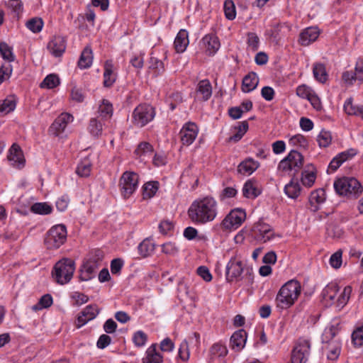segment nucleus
Segmentation results:
<instances>
[{"mask_svg":"<svg viewBox=\"0 0 363 363\" xmlns=\"http://www.w3.org/2000/svg\"><path fill=\"white\" fill-rule=\"evenodd\" d=\"M186 340L188 342V347L190 345L198 349L200 346V335L196 332L193 333Z\"/></svg>","mask_w":363,"mask_h":363,"instance_id":"obj_63","label":"nucleus"},{"mask_svg":"<svg viewBox=\"0 0 363 363\" xmlns=\"http://www.w3.org/2000/svg\"><path fill=\"white\" fill-rule=\"evenodd\" d=\"M335 191L350 199L357 198L363 191L361 184L353 177H343L334 182Z\"/></svg>","mask_w":363,"mask_h":363,"instance_id":"obj_5","label":"nucleus"},{"mask_svg":"<svg viewBox=\"0 0 363 363\" xmlns=\"http://www.w3.org/2000/svg\"><path fill=\"white\" fill-rule=\"evenodd\" d=\"M74 270V261L69 258H62L55 264L52 276L57 284L63 285L70 281Z\"/></svg>","mask_w":363,"mask_h":363,"instance_id":"obj_4","label":"nucleus"},{"mask_svg":"<svg viewBox=\"0 0 363 363\" xmlns=\"http://www.w3.org/2000/svg\"><path fill=\"white\" fill-rule=\"evenodd\" d=\"M311 343L306 339H299L291 354V363H306L310 355Z\"/></svg>","mask_w":363,"mask_h":363,"instance_id":"obj_11","label":"nucleus"},{"mask_svg":"<svg viewBox=\"0 0 363 363\" xmlns=\"http://www.w3.org/2000/svg\"><path fill=\"white\" fill-rule=\"evenodd\" d=\"M102 123L96 118H91L89 121V130L94 137H99L102 133Z\"/></svg>","mask_w":363,"mask_h":363,"instance_id":"obj_47","label":"nucleus"},{"mask_svg":"<svg viewBox=\"0 0 363 363\" xmlns=\"http://www.w3.org/2000/svg\"><path fill=\"white\" fill-rule=\"evenodd\" d=\"M196 92L201 95L202 100H208L212 94V86L211 82L208 79L200 81L197 85Z\"/></svg>","mask_w":363,"mask_h":363,"instance_id":"obj_31","label":"nucleus"},{"mask_svg":"<svg viewBox=\"0 0 363 363\" xmlns=\"http://www.w3.org/2000/svg\"><path fill=\"white\" fill-rule=\"evenodd\" d=\"M124 264V261L121 258L113 259L111 262V272L113 274H118Z\"/></svg>","mask_w":363,"mask_h":363,"instance_id":"obj_59","label":"nucleus"},{"mask_svg":"<svg viewBox=\"0 0 363 363\" xmlns=\"http://www.w3.org/2000/svg\"><path fill=\"white\" fill-rule=\"evenodd\" d=\"M243 262L237 257L230 259L226 267L227 279L232 281L233 279L239 277L243 271Z\"/></svg>","mask_w":363,"mask_h":363,"instance_id":"obj_18","label":"nucleus"},{"mask_svg":"<svg viewBox=\"0 0 363 363\" xmlns=\"http://www.w3.org/2000/svg\"><path fill=\"white\" fill-rule=\"evenodd\" d=\"M258 83L259 78L256 73L250 72L242 79V90L244 92H250L257 86Z\"/></svg>","mask_w":363,"mask_h":363,"instance_id":"obj_29","label":"nucleus"},{"mask_svg":"<svg viewBox=\"0 0 363 363\" xmlns=\"http://www.w3.org/2000/svg\"><path fill=\"white\" fill-rule=\"evenodd\" d=\"M325 191L323 189H318L311 193L309 201L311 205H318L325 201Z\"/></svg>","mask_w":363,"mask_h":363,"instance_id":"obj_40","label":"nucleus"},{"mask_svg":"<svg viewBox=\"0 0 363 363\" xmlns=\"http://www.w3.org/2000/svg\"><path fill=\"white\" fill-rule=\"evenodd\" d=\"M99 267V258H91L84 262L80 269V280L89 281L94 278Z\"/></svg>","mask_w":363,"mask_h":363,"instance_id":"obj_13","label":"nucleus"},{"mask_svg":"<svg viewBox=\"0 0 363 363\" xmlns=\"http://www.w3.org/2000/svg\"><path fill=\"white\" fill-rule=\"evenodd\" d=\"M162 252L167 255H174L178 252V248L174 243L167 242L162 245Z\"/></svg>","mask_w":363,"mask_h":363,"instance_id":"obj_61","label":"nucleus"},{"mask_svg":"<svg viewBox=\"0 0 363 363\" xmlns=\"http://www.w3.org/2000/svg\"><path fill=\"white\" fill-rule=\"evenodd\" d=\"M0 53L2 57L9 62H13L15 59L11 48L4 42L0 43Z\"/></svg>","mask_w":363,"mask_h":363,"instance_id":"obj_50","label":"nucleus"},{"mask_svg":"<svg viewBox=\"0 0 363 363\" xmlns=\"http://www.w3.org/2000/svg\"><path fill=\"white\" fill-rule=\"evenodd\" d=\"M69 199L67 196L64 195L57 199L56 201V208L60 211H64L67 209Z\"/></svg>","mask_w":363,"mask_h":363,"instance_id":"obj_62","label":"nucleus"},{"mask_svg":"<svg viewBox=\"0 0 363 363\" xmlns=\"http://www.w3.org/2000/svg\"><path fill=\"white\" fill-rule=\"evenodd\" d=\"M224 13L226 18L233 20L236 16L235 6L232 0H225L224 2Z\"/></svg>","mask_w":363,"mask_h":363,"instance_id":"obj_48","label":"nucleus"},{"mask_svg":"<svg viewBox=\"0 0 363 363\" xmlns=\"http://www.w3.org/2000/svg\"><path fill=\"white\" fill-rule=\"evenodd\" d=\"M116 75L113 72V65L111 60H107L104 65V85L111 87L116 82Z\"/></svg>","mask_w":363,"mask_h":363,"instance_id":"obj_28","label":"nucleus"},{"mask_svg":"<svg viewBox=\"0 0 363 363\" xmlns=\"http://www.w3.org/2000/svg\"><path fill=\"white\" fill-rule=\"evenodd\" d=\"M99 313L96 305H89L80 313L76 321V327L80 328L89 321L94 319Z\"/></svg>","mask_w":363,"mask_h":363,"instance_id":"obj_16","label":"nucleus"},{"mask_svg":"<svg viewBox=\"0 0 363 363\" xmlns=\"http://www.w3.org/2000/svg\"><path fill=\"white\" fill-rule=\"evenodd\" d=\"M246 213L242 209H234L231 211L223 220L221 225L226 230L237 229L245 220Z\"/></svg>","mask_w":363,"mask_h":363,"instance_id":"obj_12","label":"nucleus"},{"mask_svg":"<svg viewBox=\"0 0 363 363\" xmlns=\"http://www.w3.org/2000/svg\"><path fill=\"white\" fill-rule=\"evenodd\" d=\"M147 335L141 330L135 333L133 337V341L134 344L135 346L139 347L144 346L147 342Z\"/></svg>","mask_w":363,"mask_h":363,"instance_id":"obj_57","label":"nucleus"},{"mask_svg":"<svg viewBox=\"0 0 363 363\" xmlns=\"http://www.w3.org/2000/svg\"><path fill=\"white\" fill-rule=\"evenodd\" d=\"M259 163L251 157L246 158L238 166L237 171L242 174H252L258 167Z\"/></svg>","mask_w":363,"mask_h":363,"instance_id":"obj_25","label":"nucleus"},{"mask_svg":"<svg viewBox=\"0 0 363 363\" xmlns=\"http://www.w3.org/2000/svg\"><path fill=\"white\" fill-rule=\"evenodd\" d=\"M159 183L157 182H150L145 184L143 186V199H150L156 194L158 190Z\"/></svg>","mask_w":363,"mask_h":363,"instance_id":"obj_38","label":"nucleus"},{"mask_svg":"<svg viewBox=\"0 0 363 363\" xmlns=\"http://www.w3.org/2000/svg\"><path fill=\"white\" fill-rule=\"evenodd\" d=\"M16 108V101L12 97H8L0 101V113L7 114Z\"/></svg>","mask_w":363,"mask_h":363,"instance_id":"obj_42","label":"nucleus"},{"mask_svg":"<svg viewBox=\"0 0 363 363\" xmlns=\"http://www.w3.org/2000/svg\"><path fill=\"white\" fill-rule=\"evenodd\" d=\"M179 356L183 361H186L189 357L188 342L186 340H184L180 345Z\"/></svg>","mask_w":363,"mask_h":363,"instance_id":"obj_60","label":"nucleus"},{"mask_svg":"<svg viewBox=\"0 0 363 363\" xmlns=\"http://www.w3.org/2000/svg\"><path fill=\"white\" fill-rule=\"evenodd\" d=\"M153 151L152 146L147 142L140 143L136 150L135 154L138 157L150 155Z\"/></svg>","mask_w":363,"mask_h":363,"instance_id":"obj_49","label":"nucleus"},{"mask_svg":"<svg viewBox=\"0 0 363 363\" xmlns=\"http://www.w3.org/2000/svg\"><path fill=\"white\" fill-rule=\"evenodd\" d=\"M352 340L357 347L363 345V326L357 328L352 334Z\"/></svg>","mask_w":363,"mask_h":363,"instance_id":"obj_55","label":"nucleus"},{"mask_svg":"<svg viewBox=\"0 0 363 363\" xmlns=\"http://www.w3.org/2000/svg\"><path fill=\"white\" fill-rule=\"evenodd\" d=\"M246 340L247 333L244 330H239L231 336L230 344L233 349L240 351L244 347Z\"/></svg>","mask_w":363,"mask_h":363,"instance_id":"obj_27","label":"nucleus"},{"mask_svg":"<svg viewBox=\"0 0 363 363\" xmlns=\"http://www.w3.org/2000/svg\"><path fill=\"white\" fill-rule=\"evenodd\" d=\"M48 49L55 57H60L65 51L66 40L62 36H54L48 44Z\"/></svg>","mask_w":363,"mask_h":363,"instance_id":"obj_20","label":"nucleus"},{"mask_svg":"<svg viewBox=\"0 0 363 363\" xmlns=\"http://www.w3.org/2000/svg\"><path fill=\"white\" fill-rule=\"evenodd\" d=\"M317 141L320 147H328L332 141V135L330 132L327 130H321L317 138Z\"/></svg>","mask_w":363,"mask_h":363,"instance_id":"obj_46","label":"nucleus"},{"mask_svg":"<svg viewBox=\"0 0 363 363\" xmlns=\"http://www.w3.org/2000/svg\"><path fill=\"white\" fill-rule=\"evenodd\" d=\"M342 250H338L335 253H333L330 257V264L334 269H339L342 264Z\"/></svg>","mask_w":363,"mask_h":363,"instance_id":"obj_54","label":"nucleus"},{"mask_svg":"<svg viewBox=\"0 0 363 363\" xmlns=\"http://www.w3.org/2000/svg\"><path fill=\"white\" fill-rule=\"evenodd\" d=\"M60 84L59 77L54 74L48 75L40 83L41 88L53 89Z\"/></svg>","mask_w":363,"mask_h":363,"instance_id":"obj_41","label":"nucleus"},{"mask_svg":"<svg viewBox=\"0 0 363 363\" xmlns=\"http://www.w3.org/2000/svg\"><path fill=\"white\" fill-rule=\"evenodd\" d=\"M337 330L334 326H331L325 330L323 335V342L325 345L324 350L327 352L328 359L330 360H336L340 356L341 351V343L338 339H335Z\"/></svg>","mask_w":363,"mask_h":363,"instance_id":"obj_6","label":"nucleus"},{"mask_svg":"<svg viewBox=\"0 0 363 363\" xmlns=\"http://www.w3.org/2000/svg\"><path fill=\"white\" fill-rule=\"evenodd\" d=\"M30 209L32 212L41 215H48L52 212V207L47 203H35Z\"/></svg>","mask_w":363,"mask_h":363,"instance_id":"obj_45","label":"nucleus"},{"mask_svg":"<svg viewBox=\"0 0 363 363\" xmlns=\"http://www.w3.org/2000/svg\"><path fill=\"white\" fill-rule=\"evenodd\" d=\"M43 26V21L40 18H33L26 23V27L33 33L40 32Z\"/></svg>","mask_w":363,"mask_h":363,"instance_id":"obj_51","label":"nucleus"},{"mask_svg":"<svg viewBox=\"0 0 363 363\" xmlns=\"http://www.w3.org/2000/svg\"><path fill=\"white\" fill-rule=\"evenodd\" d=\"M73 121V116L67 113H61L52 123L50 130L55 135L64 132L68 123Z\"/></svg>","mask_w":363,"mask_h":363,"instance_id":"obj_17","label":"nucleus"},{"mask_svg":"<svg viewBox=\"0 0 363 363\" xmlns=\"http://www.w3.org/2000/svg\"><path fill=\"white\" fill-rule=\"evenodd\" d=\"M188 216L196 224H206L213 221L217 216V202L209 196L196 199L188 209Z\"/></svg>","mask_w":363,"mask_h":363,"instance_id":"obj_1","label":"nucleus"},{"mask_svg":"<svg viewBox=\"0 0 363 363\" xmlns=\"http://www.w3.org/2000/svg\"><path fill=\"white\" fill-rule=\"evenodd\" d=\"M357 152L356 149L350 148L339 153L331 160L328 169L335 172L344 162L352 158Z\"/></svg>","mask_w":363,"mask_h":363,"instance_id":"obj_19","label":"nucleus"},{"mask_svg":"<svg viewBox=\"0 0 363 363\" xmlns=\"http://www.w3.org/2000/svg\"><path fill=\"white\" fill-rule=\"evenodd\" d=\"M319 35V30L316 27H309L301 33L299 43L303 46H307L314 42Z\"/></svg>","mask_w":363,"mask_h":363,"instance_id":"obj_23","label":"nucleus"},{"mask_svg":"<svg viewBox=\"0 0 363 363\" xmlns=\"http://www.w3.org/2000/svg\"><path fill=\"white\" fill-rule=\"evenodd\" d=\"M67 239V229L64 225H56L47 233L45 245L48 249H57Z\"/></svg>","mask_w":363,"mask_h":363,"instance_id":"obj_7","label":"nucleus"},{"mask_svg":"<svg viewBox=\"0 0 363 363\" xmlns=\"http://www.w3.org/2000/svg\"><path fill=\"white\" fill-rule=\"evenodd\" d=\"M6 6L17 15H19L23 11V4L20 0H9L6 3Z\"/></svg>","mask_w":363,"mask_h":363,"instance_id":"obj_58","label":"nucleus"},{"mask_svg":"<svg viewBox=\"0 0 363 363\" xmlns=\"http://www.w3.org/2000/svg\"><path fill=\"white\" fill-rule=\"evenodd\" d=\"M303 157L296 150H291L288 155L281 160L278 165V169L283 172H297L303 166Z\"/></svg>","mask_w":363,"mask_h":363,"instance_id":"obj_10","label":"nucleus"},{"mask_svg":"<svg viewBox=\"0 0 363 363\" xmlns=\"http://www.w3.org/2000/svg\"><path fill=\"white\" fill-rule=\"evenodd\" d=\"M315 180V174L311 171H303L302 172L301 182L306 187H311L314 184Z\"/></svg>","mask_w":363,"mask_h":363,"instance_id":"obj_53","label":"nucleus"},{"mask_svg":"<svg viewBox=\"0 0 363 363\" xmlns=\"http://www.w3.org/2000/svg\"><path fill=\"white\" fill-rule=\"evenodd\" d=\"M201 43L206 52L209 55L215 54L220 45L218 37L212 34L206 35L202 38Z\"/></svg>","mask_w":363,"mask_h":363,"instance_id":"obj_21","label":"nucleus"},{"mask_svg":"<svg viewBox=\"0 0 363 363\" xmlns=\"http://www.w3.org/2000/svg\"><path fill=\"white\" fill-rule=\"evenodd\" d=\"M262 192L260 185L252 179L247 180L242 187V195L247 199H254Z\"/></svg>","mask_w":363,"mask_h":363,"instance_id":"obj_22","label":"nucleus"},{"mask_svg":"<svg viewBox=\"0 0 363 363\" xmlns=\"http://www.w3.org/2000/svg\"><path fill=\"white\" fill-rule=\"evenodd\" d=\"M339 289L340 288L337 283L331 282L324 288L322 296L326 304H336V307L338 309H341L346 305L350 299L352 293V287L350 286H345L342 292L337 297Z\"/></svg>","mask_w":363,"mask_h":363,"instance_id":"obj_3","label":"nucleus"},{"mask_svg":"<svg viewBox=\"0 0 363 363\" xmlns=\"http://www.w3.org/2000/svg\"><path fill=\"white\" fill-rule=\"evenodd\" d=\"M344 110L348 115H354L363 118V106L354 104L351 98L345 101Z\"/></svg>","mask_w":363,"mask_h":363,"instance_id":"obj_33","label":"nucleus"},{"mask_svg":"<svg viewBox=\"0 0 363 363\" xmlns=\"http://www.w3.org/2000/svg\"><path fill=\"white\" fill-rule=\"evenodd\" d=\"M354 74H355V78H357V80H363V59L357 60Z\"/></svg>","mask_w":363,"mask_h":363,"instance_id":"obj_64","label":"nucleus"},{"mask_svg":"<svg viewBox=\"0 0 363 363\" xmlns=\"http://www.w3.org/2000/svg\"><path fill=\"white\" fill-rule=\"evenodd\" d=\"M150 68L155 70V76L160 75L164 72L163 62L155 57H151L150 59Z\"/></svg>","mask_w":363,"mask_h":363,"instance_id":"obj_56","label":"nucleus"},{"mask_svg":"<svg viewBox=\"0 0 363 363\" xmlns=\"http://www.w3.org/2000/svg\"><path fill=\"white\" fill-rule=\"evenodd\" d=\"M210 354L212 359L225 357L228 354V350L225 345L220 343H216L211 347Z\"/></svg>","mask_w":363,"mask_h":363,"instance_id":"obj_44","label":"nucleus"},{"mask_svg":"<svg viewBox=\"0 0 363 363\" xmlns=\"http://www.w3.org/2000/svg\"><path fill=\"white\" fill-rule=\"evenodd\" d=\"M313 72L314 77L320 83H325L328 79V73L325 67L322 63H316L313 65Z\"/></svg>","mask_w":363,"mask_h":363,"instance_id":"obj_35","label":"nucleus"},{"mask_svg":"<svg viewBox=\"0 0 363 363\" xmlns=\"http://www.w3.org/2000/svg\"><path fill=\"white\" fill-rule=\"evenodd\" d=\"M174 47L177 52H183L189 45L188 33L186 30H180L174 40Z\"/></svg>","mask_w":363,"mask_h":363,"instance_id":"obj_30","label":"nucleus"},{"mask_svg":"<svg viewBox=\"0 0 363 363\" xmlns=\"http://www.w3.org/2000/svg\"><path fill=\"white\" fill-rule=\"evenodd\" d=\"M255 239L262 242H266L274 237V231L268 224L259 222L253 228Z\"/></svg>","mask_w":363,"mask_h":363,"instance_id":"obj_15","label":"nucleus"},{"mask_svg":"<svg viewBox=\"0 0 363 363\" xmlns=\"http://www.w3.org/2000/svg\"><path fill=\"white\" fill-rule=\"evenodd\" d=\"M301 188L298 180L292 179L291 181L287 184L284 187V192L288 197L295 199L301 194Z\"/></svg>","mask_w":363,"mask_h":363,"instance_id":"obj_32","label":"nucleus"},{"mask_svg":"<svg viewBox=\"0 0 363 363\" xmlns=\"http://www.w3.org/2000/svg\"><path fill=\"white\" fill-rule=\"evenodd\" d=\"M249 128V125L247 121H244L239 123V125L237 127H235V133L231 135L229 138V141L233 142H238L239 141L243 135L245 134V133L247 131Z\"/></svg>","mask_w":363,"mask_h":363,"instance_id":"obj_37","label":"nucleus"},{"mask_svg":"<svg viewBox=\"0 0 363 363\" xmlns=\"http://www.w3.org/2000/svg\"><path fill=\"white\" fill-rule=\"evenodd\" d=\"M139 176L133 172H125L119 181L121 192L124 199L129 198L138 186Z\"/></svg>","mask_w":363,"mask_h":363,"instance_id":"obj_9","label":"nucleus"},{"mask_svg":"<svg viewBox=\"0 0 363 363\" xmlns=\"http://www.w3.org/2000/svg\"><path fill=\"white\" fill-rule=\"evenodd\" d=\"M99 113L102 118H111L113 114L112 104L106 99H103L99 107Z\"/></svg>","mask_w":363,"mask_h":363,"instance_id":"obj_43","label":"nucleus"},{"mask_svg":"<svg viewBox=\"0 0 363 363\" xmlns=\"http://www.w3.org/2000/svg\"><path fill=\"white\" fill-rule=\"evenodd\" d=\"M301 293V285L296 279H291L285 283L279 289L276 296L277 307L287 309L291 307L298 298Z\"/></svg>","mask_w":363,"mask_h":363,"instance_id":"obj_2","label":"nucleus"},{"mask_svg":"<svg viewBox=\"0 0 363 363\" xmlns=\"http://www.w3.org/2000/svg\"><path fill=\"white\" fill-rule=\"evenodd\" d=\"M8 160L11 162L13 166L18 167L23 166L25 160L19 145L16 144L12 145L9 150Z\"/></svg>","mask_w":363,"mask_h":363,"instance_id":"obj_24","label":"nucleus"},{"mask_svg":"<svg viewBox=\"0 0 363 363\" xmlns=\"http://www.w3.org/2000/svg\"><path fill=\"white\" fill-rule=\"evenodd\" d=\"M91 163L88 160L82 161L77 167L76 173L82 177L89 176L91 172Z\"/></svg>","mask_w":363,"mask_h":363,"instance_id":"obj_52","label":"nucleus"},{"mask_svg":"<svg viewBox=\"0 0 363 363\" xmlns=\"http://www.w3.org/2000/svg\"><path fill=\"white\" fill-rule=\"evenodd\" d=\"M154 108L146 104L138 105L133 111V123L138 127H143L150 122L155 117Z\"/></svg>","mask_w":363,"mask_h":363,"instance_id":"obj_8","label":"nucleus"},{"mask_svg":"<svg viewBox=\"0 0 363 363\" xmlns=\"http://www.w3.org/2000/svg\"><path fill=\"white\" fill-rule=\"evenodd\" d=\"M93 60L92 50L89 47H86L82 51L78 62V65L82 69H86L91 66Z\"/></svg>","mask_w":363,"mask_h":363,"instance_id":"obj_34","label":"nucleus"},{"mask_svg":"<svg viewBox=\"0 0 363 363\" xmlns=\"http://www.w3.org/2000/svg\"><path fill=\"white\" fill-rule=\"evenodd\" d=\"M163 357L157 351V344H152L146 350L143 363H162Z\"/></svg>","mask_w":363,"mask_h":363,"instance_id":"obj_26","label":"nucleus"},{"mask_svg":"<svg viewBox=\"0 0 363 363\" xmlns=\"http://www.w3.org/2000/svg\"><path fill=\"white\" fill-rule=\"evenodd\" d=\"M53 303L52 297L50 294H45L39 299L38 303L32 306V310L37 311L43 308H48L52 306Z\"/></svg>","mask_w":363,"mask_h":363,"instance_id":"obj_39","label":"nucleus"},{"mask_svg":"<svg viewBox=\"0 0 363 363\" xmlns=\"http://www.w3.org/2000/svg\"><path fill=\"white\" fill-rule=\"evenodd\" d=\"M155 250V244L149 239H145L138 245V252L141 256L146 257L150 256Z\"/></svg>","mask_w":363,"mask_h":363,"instance_id":"obj_36","label":"nucleus"},{"mask_svg":"<svg viewBox=\"0 0 363 363\" xmlns=\"http://www.w3.org/2000/svg\"><path fill=\"white\" fill-rule=\"evenodd\" d=\"M198 133L199 128L195 123H186L179 133L182 144L186 146L191 145L197 137Z\"/></svg>","mask_w":363,"mask_h":363,"instance_id":"obj_14","label":"nucleus"}]
</instances>
